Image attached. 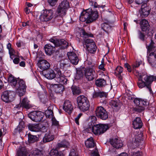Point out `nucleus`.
Masks as SVG:
<instances>
[{
    "mask_svg": "<svg viewBox=\"0 0 156 156\" xmlns=\"http://www.w3.org/2000/svg\"><path fill=\"white\" fill-rule=\"evenodd\" d=\"M138 76L137 84L138 87L140 88L146 87L151 93L152 90L150 85L153 81L156 80V76H148L145 73H139Z\"/></svg>",
    "mask_w": 156,
    "mask_h": 156,
    "instance_id": "1",
    "label": "nucleus"
},
{
    "mask_svg": "<svg viewBox=\"0 0 156 156\" xmlns=\"http://www.w3.org/2000/svg\"><path fill=\"white\" fill-rule=\"evenodd\" d=\"M9 81L13 85L16 87V92L18 93L20 97L23 95L26 91V85L25 82L23 80H18L11 76L8 79Z\"/></svg>",
    "mask_w": 156,
    "mask_h": 156,
    "instance_id": "2",
    "label": "nucleus"
},
{
    "mask_svg": "<svg viewBox=\"0 0 156 156\" xmlns=\"http://www.w3.org/2000/svg\"><path fill=\"white\" fill-rule=\"evenodd\" d=\"M146 47L148 62L152 66L156 67V48L152 39L150 44H146Z\"/></svg>",
    "mask_w": 156,
    "mask_h": 156,
    "instance_id": "3",
    "label": "nucleus"
},
{
    "mask_svg": "<svg viewBox=\"0 0 156 156\" xmlns=\"http://www.w3.org/2000/svg\"><path fill=\"white\" fill-rule=\"evenodd\" d=\"M78 107L82 111L88 110L90 107L89 101L87 98L83 95H80L77 98Z\"/></svg>",
    "mask_w": 156,
    "mask_h": 156,
    "instance_id": "4",
    "label": "nucleus"
},
{
    "mask_svg": "<svg viewBox=\"0 0 156 156\" xmlns=\"http://www.w3.org/2000/svg\"><path fill=\"white\" fill-rule=\"evenodd\" d=\"M69 8V2L67 0H64L58 6L56 12L58 15L62 17L66 14L67 11Z\"/></svg>",
    "mask_w": 156,
    "mask_h": 156,
    "instance_id": "5",
    "label": "nucleus"
},
{
    "mask_svg": "<svg viewBox=\"0 0 156 156\" xmlns=\"http://www.w3.org/2000/svg\"><path fill=\"white\" fill-rule=\"evenodd\" d=\"M49 41L54 44L56 47L61 50L66 48L69 46L68 42L63 39H57L54 37L50 38Z\"/></svg>",
    "mask_w": 156,
    "mask_h": 156,
    "instance_id": "6",
    "label": "nucleus"
},
{
    "mask_svg": "<svg viewBox=\"0 0 156 156\" xmlns=\"http://www.w3.org/2000/svg\"><path fill=\"white\" fill-rule=\"evenodd\" d=\"M109 128V126L108 124H100L93 126L92 130L94 134L98 135L104 133Z\"/></svg>",
    "mask_w": 156,
    "mask_h": 156,
    "instance_id": "7",
    "label": "nucleus"
},
{
    "mask_svg": "<svg viewBox=\"0 0 156 156\" xmlns=\"http://www.w3.org/2000/svg\"><path fill=\"white\" fill-rule=\"evenodd\" d=\"M84 73L86 79L89 81L93 80L96 76V73L92 65L85 69Z\"/></svg>",
    "mask_w": 156,
    "mask_h": 156,
    "instance_id": "8",
    "label": "nucleus"
},
{
    "mask_svg": "<svg viewBox=\"0 0 156 156\" xmlns=\"http://www.w3.org/2000/svg\"><path fill=\"white\" fill-rule=\"evenodd\" d=\"M84 43L88 51L92 54L95 53L96 51L97 46L92 39L90 38L86 39L84 41Z\"/></svg>",
    "mask_w": 156,
    "mask_h": 156,
    "instance_id": "9",
    "label": "nucleus"
},
{
    "mask_svg": "<svg viewBox=\"0 0 156 156\" xmlns=\"http://www.w3.org/2000/svg\"><path fill=\"white\" fill-rule=\"evenodd\" d=\"M44 115V113L39 111L31 112L28 115V117L32 120L37 122H39L43 119Z\"/></svg>",
    "mask_w": 156,
    "mask_h": 156,
    "instance_id": "10",
    "label": "nucleus"
},
{
    "mask_svg": "<svg viewBox=\"0 0 156 156\" xmlns=\"http://www.w3.org/2000/svg\"><path fill=\"white\" fill-rule=\"evenodd\" d=\"M54 12L51 10H45L41 12L40 16V20L42 21H48L53 17Z\"/></svg>",
    "mask_w": 156,
    "mask_h": 156,
    "instance_id": "11",
    "label": "nucleus"
},
{
    "mask_svg": "<svg viewBox=\"0 0 156 156\" xmlns=\"http://www.w3.org/2000/svg\"><path fill=\"white\" fill-rule=\"evenodd\" d=\"M97 116L101 119L105 120L108 117V115L106 110L102 106L97 107L95 111Z\"/></svg>",
    "mask_w": 156,
    "mask_h": 156,
    "instance_id": "12",
    "label": "nucleus"
},
{
    "mask_svg": "<svg viewBox=\"0 0 156 156\" xmlns=\"http://www.w3.org/2000/svg\"><path fill=\"white\" fill-rule=\"evenodd\" d=\"M15 97V93L12 91H5L2 95L1 98L4 101L9 103L12 101Z\"/></svg>",
    "mask_w": 156,
    "mask_h": 156,
    "instance_id": "13",
    "label": "nucleus"
},
{
    "mask_svg": "<svg viewBox=\"0 0 156 156\" xmlns=\"http://www.w3.org/2000/svg\"><path fill=\"white\" fill-rule=\"evenodd\" d=\"M91 9H88L86 11L83 12L81 14L80 17V20L82 22H86V23H88V21L90 20V11Z\"/></svg>",
    "mask_w": 156,
    "mask_h": 156,
    "instance_id": "14",
    "label": "nucleus"
},
{
    "mask_svg": "<svg viewBox=\"0 0 156 156\" xmlns=\"http://www.w3.org/2000/svg\"><path fill=\"white\" fill-rule=\"evenodd\" d=\"M151 8L146 3L142 5L141 9L140 14L142 17L147 16L150 13Z\"/></svg>",
    "mask_w": 156,
    "mask_h": 156,
    "instance_id": "15",
    "label": "nucleus"
},
{
    "mask_svg": "<svg viewBox=\"0 0 156 156\" xmlns=\"http://www.w3.org/2000/svg\"><path fill=\"white\" fill-rule=\"evenodd\" d=\"M68 57L71 62L73 64L77 65L79 61L76 55L74 52H69L67 53Z\"/></svg>",
    "mask_w": 156,
    "mask_h": 156,
    "instance_id": "16",
    "label": "nucleus"
},
{
    "mask_svg": "<svg viewBox=\"0 0 156 156\" xmlns=\"http://www.w3.org/2000/svg\"><path fill=\"white\" fill-rule=\"evenodd\" d=\"M38 67L42 70H46L50 67V63L45 60H40L37 63Z\"/></svg>",
    "mask_w": 156,
    "mask_h": 156,
    "instance_id": "17",
    "label": "nucleus"
},
{
    "mask_svg": "<svg viewBox=\"0 0 156 156\" xmlns=\"http://www.w3.org/2000/svg\"><path fill=\"white\" fill-rule=\"evenodd\" d=\"M42 74L46 78L49 80H52L56 76V74L52 69H49L46 72H42Z\"/></svg>",
    "mask_w": 156,
    "mask_h": 156,
    "instance_id": "18",
    "label": "nucleus"
},
{
    "mask_svg": "<svg viewBox=\"0 0 156 156\" xmlns=\"http://www.w3.org/2000/svg\"><path fill=\"white\" fill-rule=\"evenodd\" d=\"M111 144L115 148H119L122 146L121 140L117 138H113L110 140Z\"/></svg>",
    "mask_w": 156,
    "mask_h": 156,
    "instance_id": "19",
    "label": "nucleus"
},
{
    "mask_svg": "<svg viewBox=\"0 0 156 156\" xmlns=\"http://www.w3.org/2000/svg\"><path fill=\"white\" fill-rule=\"evenodd\" d=\"M63 109L69 114L71 113L73 109V107L72 106L71 102L69 101H66L63 105Z\"/></svg>",
    "mask_w": 156,
    "mask_h": 156,
    "instance_id": "20",
    "label": "nucleus"
},
{
    "mask_svg": "<svg viewBox=\"0 0 156 156\" xmlns=\"http://www.w3.org/2000/svg\"><path fill=\"white\" fill-rule=\"evenodd\" d=\"M44 48L46 54L50 56L54 53L55 50V47L51 46L50 44L45 45Z\"/></svg>",
    "mask_w": 156,
    "mask_h": 156,
    "instance_id": "21",
    "label": "nucleus"
},
{
    "mask_svg": "<svg viewBox=\"0 0 156 156\" xmlns=\"http://www.w3.org/2000/svg\"><path fill=\"white\" fill-rule=\"evenodd\" d=\"M51 88L57 93H61L64 89V86L61 84H55L52 85Z\"/></svg>",
    "mask_w": 156,
    "mask_h": 156,
    "instance_id": "22",
    "label": "nucleus"
},
{
    "mask_svg": "<svg viewBox=\"0 0 156 156\" xmlns=\"http://www.w3.org/2000/svg\"><path fill=\"white\" fill-rule=\"evenodd\" d=\"M133 125L134 129H137L142 127L143 123L139 117H136L133 120Z\"/></svg>",
    "mask_w": 156,
    "mask_h": 156,
    "instance_id": "23",
    "label": "nucleus"
},
{
    "mask_svg": "<svg viewBox=\"0 0 156 156\" xmlns=\"http://www.w3.org/2000/svg\"><path fill=\"white\" fill-rule=\"evenodd\" d=\"M21 103V106L23 108L28 109L30 108L31 106L30 104V101L27 97L24 98L21 101H20Z\"/></svg>",
    "mask_w": 156,
    "mask_h": 156,
    "instance_id": "24",
    "label": "nucleus"
},
{
    "mask_svg": "<svg viewBox=\"0 0 156 156\" xmlns=\"http://www.w3.org/2000/svg\"><path fill=\"white\" fill-rule=\"evenodd\" d=\"M140 27L142 31H145L149 29V25L148 22L145 19L142 20L140 23Z\"/></svg>",
    "mask_w": 156,
    "mask_h": 156,
    "instance_id": "25",
    "label": "nucleus"
},
{
    "mask_svg": "<svg viewBox=\"0 0 156 156\" xmlns=\"http://www.w3.org/2000/svg\"><path fill=\"white\" fill-rule=\"evenodd\" d=\"M90 15V20L88 21V23H91L96 20L98 17V12L97 11H92L91 9L90 12H89Z\"/></svg>",
    "mask_w": 156,
    "mask_h": 156,
    "instance_id": "26",
    "label": "nucleus"
},
{
    "mask_svg": "<svg viewBox=\"0 0 156 156\" xmlns=\"http://www.w3.org/2000/svg\"><path fill=\"white\" fill-rule=\"evenodd\" d=\"M85 144L86 147L88 148L94 147L95 145L94 140L91 137L87 139L85 141Z\"/></svg>",
    "mask_w": 156,
    "mask_h": 156,
    "instance_id": "27",
    "label": "nucleus"
},
{
    "mask_svg": "<svg viewBox=\"0 0 156 156\" xmlns=\"http://www.w3.org/2000/svg\"><path fill=\"white\" fill-rule=\"evenodd\" d=\"M54 136L51 133H47L45 134L43 138V142L45 143L52 141L54 139Z\"/></svg>",
    "mask_w": 156,
    "mask_h": 156,
    "instance_id": "28",
    "label": "nucleus"
},
{
    "mask_svg": "<svg viewBox=\"0 0 156 156\" xmlns=\"http://www.w3.org/2000/svg\"><path fill=\"white\" fill-rule=\"evenodd\" d=\"M17 156H26L27 150L25 147H20L17 151Z\"/></svg>",
    "mask_w": 156,
    "mask_h": 156,
    "instance_id": "29",
    "label": "nucleus"
},
{
    "mask_svg": "<svg viewBox=\"0 0 156 156\" xmlns=\"http://www.w3.org/2000/svg\"><path fill=\"white\" fill-rule=\"evenodd\" d=\"M28 127L31 131L35 132L40 131V126L39 124L29 125Z\"/></svg>",
    "mask_w": 156,
    "mask_h": 156,
    "instance_id": "30",
    "label": "nucleus"
},
{
    "mask_svg": "<svg viewBox=\"0 0 156 156\" xmlns=\"http://www.w3.org/2000/svg\"><path fill=\"white\" fill-rule=\"evenodd\" d=\"M49 154L51 156H63V154L61 152H58L56 149H52L49 153Z\"/></svg>",
    "mask_w": 156,
    "mask_h": 156,
    "instance_id": "31",
    "label": "nucleus"
},
{
    "mask_svg": "<svg viewBox=\"0 0 156 156\" xmlns=\"http://www.w3.org/2000/svg\"><path fill=\"white\" fill-rule=\"evenodd\" d=\"M95 84L98 87H103L106 84V81L103 79H98L96 81Z\"/></svg>",
    "mask_w": 156,
    "mask_h": 156,
    "instance_id": "32",
    "label": "nucleus"
},
{
    "mask_svg": "<svg viewBox=\"0 0 156 156\" xmlns=\"http://www.w3.org/2000/svg\"><path fill=\"white\" fill-rule=\"evenodd\" d=\"M68 145V142L66 140H64L57 144L56 148L58 149L61 147L66 148Z\"/></svg>",
    "mask_w": 156,
    "mask_h": 156,
    "instance_id": "33",
    "label": "nucleus"
},
{
    "mask_svg": "<svg viewBox=\"0 0 156 156\" xmlns=\"http://www.w3.org/2000/svg\"><path fill=\"white\" fill-rule=\"evenodd\" d=\"M28 141L29 143H33L37 141L38 138L36 136L31 135L30 133L28 134Z\"/></svg>",
    "mask_w": 156,
    "mask_h": 156,
    "instance_id": "34",
    "label": "nucleus"
},
{
    "mask_svg": "<svg viewBox=\"0 0 156 156\" xmlns=\"http://www.w3.org/2000/svg\"><path fill=\"white\" fill-rule=\"evenodd\" d=\"M58 75H57V81L58 82L62 83L64 81L65 78L63 76L62 74L61 73V71L57 69Z\"/></svg>",
    "mask_w": 156,
    "mask_h": 156,
    "instance_id": "35",
    "label": "nucleus"
},
{
    "mask_svg": "<svg viewBox=\"0 0 156 156\" xmlns=\"http://www.w3.org/2000/svg\"><path fill=\"white\" fill-rule=\"evenodd\" d=\"M71 89L73 94L74 95L79 94L81 93L80 90L76 86H72L71 87Z\"/></svg>",
    "mask_w": 156,
    "mask_h": 156,
    "instance_id": "36",
    "label": "nucleus"
},
{
    "mask_svg": "<svg viewBox=\"0 0 156 156\" xmlns=\"http://www.w3.org/2000/svg\"><path fill=\"white\" fill-rule=\"evenodd\" d=\"M138 38L143 41H146L147 38L146 37L145 34L140 30H138Z\"/></svg>",
    "mask_w": 156,
    "mask_h": 156,
    "instance_id": "37",
    "label": "nucleus"
},
{
    "mask_svg": "<svg viewBox=\"0 0 156 156\" xmlns=\"http://www.w3.org/2000/svg\"><path fill=\"white\" fill-rule=\"evenodd\" d=\"M24 128V123L23 122H20L16 128L15 129V132L16 133L19 132L20 133Z\"/></svg>",
    "mask_w": 156,
    "mask_h": 156,
    "instance_id": "38",
    "label": "nucleus"
},
{
    "mask_svg": "<svg viewBox=\"0 0 156 156\" xmlns=\"http://www.w3.org/2000/svg\"><path fill=\"white\" fill-rule=\"evenodd\" d=\"M109 104L112 108H119V103L117 101L111 100L110 101Z\"/></svg>",
    "mask_w": 156,
    "mask_h": 156,
    "instance_id": "39",
    "label": "nucleus"
},
{
    "mask_svg": "<svg viewBox=\"0 0 156 156\" xmlns=\"http://www.w3.org/2000/svg\"><path fill=\"white\" fill-rule=\"evenodd\" d=\"M101 27L103 30L108 33L111 29L110 26L106 23H104L102 24Z\"/></svg>",
    "mask_w": 156,
    "mask_h": 156,
    "instance_id": "40",
    "label": "nucleus"
},
{
    "mask_svg": "<svg viewBox=\"0 0 156 156\" xmlns=\"http://www.w3.org/2000/svg\"><path fill=\"white\" fill-rule=\"evenodd\" d=\"M46 116L48 118H52L53 117V111L51 110H48L45 112Z\"/></svg>",
    "mask_w": 156,
    "mask_h": 156,
    "instance_id": "41",
    "label": "nucleus"
},
{
    "mask_svg": "<svg viewBox=\"0 0 156 156\" xmlns=\"http://www.w3.org/2000/svg\"><path fill=\"white\" fill-rule=\"evenodd\" d=\"M134 109L135 112H141L144 110V106L139 105L135 108Z\"/></svg>",
    "mask_w": 156,
    "mask_h": 156,
    "instance_id": "42",
    "label": "nucleus"
},
{
    "mask_svg": "<svg viewBox=\"0 0 156 156\" xmlns=\"http://www.w3.org/2000/svg\"><path fill=\"white\" fill-rule=\"evenodd\" d=\"M123 71V68L120 66H118L116 68L115 71V74H121Z\"/></svg>",
    "mask_w": 156,
    "mask_h": 156,
    "instance_id": "43",
    "label": "nucleus"
},
{
    "mask_svg": "<svg viewBox=\"0 0 156 156\" xmlns=\"http://www.w3.org/2000/svg\"><path fill=\"white\" fill-rule=\"evenodd\" d=\"M81 33L83 35V36L85 37H93L92 34L86 32L84 30H82Z\"/></svg>",
    "mask_w": 156,
    "mask_h": 156,
    "instance_id": "44",
    "label": "nucleus"
},
{
    "mask_svg": "<svg viewBox=\"0 0 156 156\" xmlns=\"http://www.w3.org/2000/svg\"><path fill=\"white\" fill-rule=\"evenodd\" d=\"M83 76V73L81 70H77L76 71V78L80 79L82 78Z\"/></svg>",
    "mask_w": 156,
    "mask_h": 156,
    "instance_id": "45",
    "label": "nucleus"
},
{
    "mask_svg": "<svg viewBox=\"0 0 156 156\" xmlns=\"http://www.w3.org/2000/svg\"><path fill=\"white\" fill-rule=\"evenodd\" d=\"M105 64L104 63V60L103 59L101 61V64L99 66V69L103 71H105V70L104 68Z\"/></svg>",
    "mask_w": 156,
    "mask_h": 156,
    "instance_id": "46",
    "label": "nucleus"
},
{
    "mask_svg": "<svg viewBox=\"0 0 156 156\" xmlns=\"http://www.w3.org/2000/svg\"><path fill=\"white\" fill-rule=\"evenodd\" d=\"M34 154L36 156H43L42 152L36 149L34 151Z\"/></svg>",
    "mask_w": 156,
    "mask_h": 156,
    "instance_id": "47",
    "label": "nucleus"
},
{
    "mask_svg": "<svg viewBox=\"0 0 156 156\" xmlns=\"http://www.w3.org/2000/svg\"><path fill=\"white\" fill-rule=\"evenodd\" d=\"M51 120L52 121V125H54L57 127H58L59 126L58 122L57 121L54 117L52 118Z\"/></svg>",
    "mask_w": 156,
    "mask_h": 156,
    "instance_id": "48",
    "label": "nucleus"
},
{
    "mask_svg": "<svg viewBox=\"0 0 156 156\" xmlns=\"http://www.w3.org/2000/svg\"><path fill=\"white\" fill-rule=\"evenodd\" d=\"M69 156H78L77 152L74 149H72L69 153Z\"/></svg>",
    "mask_w": 156,
    "mask_h": 156,
    "instance_id": "49",
    "label": "nucleus"
},
{
    "mask_svg": "<svg viewBox=\"0 0 156 156\" xmlns=\"http://www.w3.org/2000/svg\"><path fill=\"white\" fill-rule=\"evenodd\" d=\"M92 5L94 8H104L105 7V5H98L97 3L95 2H94L92 3Z\"/></svg>",
    "mask_w": 156,
    "mask_h": 156,
    "instance_id": "50",
    "label": "nucleus"
},
{
    "mask_svg": "<svg viewBox=\"0 0 156 156\" xmlns=\"http://www.w3.org/2000/svg\"><path fill=\"white\" fill-rule=\"evenodd\" d=\"M106 93L104 92H99V97L100 98L106 97L107 96Z\"/></svg>",
    "mask_w": 156,
    "mask_h": 156,
    "instance_id": "51",
    "label": "nucleus"
},
{
    "mask_svg": "<svg viewBox=\"0 0 156 156\" xmlns=\"http://www.w3.org/2000/svg\"><path fill=\"white\" fill-rule=\"evenodd\" d=\"M147 103L146 101L144 100L140 99L139 105L144 107V106L147 105Z\"/></svg>",
    "mask_w": 156,
    "mask_h": 156,
    "instance_id": "52",
    "label": "nucleus"
},
{
    "mask_svg": "<svg viewBox=\"0 0 156 156\" xmlns=\"http://www.w3.org/2000/svg\"><path fill=\"white\" fill-rule=\"evenodd\" d=\"M9 50L10 58L12 59V57L14 55L15 53V51L12 48Z\"/></svg>",
    "mask_w": 156,
    "mask_h": 156,
    "instance_id": "53",
    "label": "nucleus"
},
{
    "mask_svg": "<svg viewBox=\"0 0 156 156\" xmlns=\"http://www.w3.org/2000/svg\"><path fill=\"white\" fill-rule=\"evenodd\" d=\"M58 0H48V2L52 6L55 5Z\"/></svg>",
    "mask_w": 156,
    "mask_h": 156,
    "instance_id": "54",
    "label": "nucleus"
},
{
    "mask_svg": "<svg viewBox=\"0 0 156 156\" xmlns=\"http://www.w3.org/2000/svg\"><path fill=\"white\" fill-rule=\"evenodd\" d=\"M124 66L125 67L127 68V70L128 72H131V68L130 66L127 63L125 64Z\"/></svg>",
    "mask_w": 156,
    "mask_h": 156,
    "instance_id": "55",
    "label": "nucleus"
},
{
    "mask_svg": "<svg viewBox=\"0 0 156 156\" xmlns=\"http://www.w3.org/2000/svg\"><path fill=\"white\" fill-rule=\"evenodd\" d=\"M47 127L45 126H43L41 127H40V131L43 132H47Z\"/></svg>",
    "mask_w": 156,
    "mask_h": 156,
    "instance_id": "56",
    "label": "nucleus"
},
{
    "mask_svg": "<svg viewBox=\"0 0 156 156\" xmlns=\"http://www.w3.org/2000/svg\"><path fill=\"white\" fill-rule=\"evenodd\" d=\"M99 92L94 91L92 97L94 98L99 97Z\"/></svg>",
    "mask_w": 156,
    "mask_h": 156,
    "instance_id": "57",
    "label": "nucleus"
},
{
    "mask_svg": "<svg viewBox=\"0 0 156 156\" xmlns=\"http://www.w3.org/2000/svg\"><path fill=\"white\" fill-rule=\"evenodd\" d=\"M140 99H138L137 98H135L134 100V102L137 105H139L140 102Z\"/></svg>",
    "mask_w": 156,
    "mask_h": 156,
    "instance_id": "58",
    "label": "nucleus"
},
{
    "mask_svg": "<svg viewBox=\"0 0 156 156\" xmlns=\"http://www.w3.org/2000/svg\"><path fill=\"white\" fill-rule=\"evenodd\" d=\"M82 114H79L77 117L75 118V122L78 125H79V122H78V120L79 118L82 115Z\"/></svg>",
    "mask_w": 156,
    "mask_h": 156,
    "instance_id": "59",
    "label": "nucleus"
},
{
    "mask_svg": "<svg viewBox=\"0 0 156 156\" xmlns=\"http://www.w3.org/2000/svg\"><path fill=\"white\" fill-rule=\"evenodd\" d=\"M132 156H142V154L139 152L133 153Z\"/></svg>",
    "mask_w": 156,
    "mask_h": 156,
    "instance_id": "60",
    "label": "nucleus"
},
{
    "mask_svg": "<svg viewBox=\"0 0 156 156\" xmlns=\"http://www.w3.org/2000/svg\"><path fill=\"white\" fill-rule=\"evenodd\" d=\"M19 58H15L13 60V62L15 64H17L19 62Z\"/></svg>",
    "mask_w": 156,
    "mask_h": 156,
    "instance_id": "61",
    "label": "nucleus"
},
{
    "mask_svg": "<svg viewBox=\"0 0 156 156\" xmlns=\"http://www.w3.org/2000/svg\"><path fill=\"white\" fill-rule=\"evenodd\" d=\"M2 139H0V150H2L4 147V145L2 143Z\"/></svg>",
    "mask_w": 156,
    "mask_h": 156,
    "instance_id": "62",
    "label": "nucleus"
},
{
    "mask_svg": "<svg viewBox=\"0 0 156 156\" xmlns=\"http://www.w3.org/2000/svg\"><path fill=\"white\" fill-rule=\"evenodd\" d=\"M30 22L29 21H27L26 22H23L22 23V26L23 27H26L27 26H29V23Z\"/></svg>",
    "mask_w": 156,
    "mask_h": 156,
    "instance_id": "63",
    "label": "nucleus"
},
{
    "mask_svg": "<svg viewBox=\"0 0 156 156\" xmlns=\"http://www.w3.org/2000/svg\"><path fill=\"white\" fill-rule=\"evenodd\" d=\"M135 2L136 4H142L143 2V0H135Z\"/></svg>",
    "mask_w": 156,
    "mask_h": 156,
    "instance_id": "64",
    "label": "nucleus"
}]
</instances>
